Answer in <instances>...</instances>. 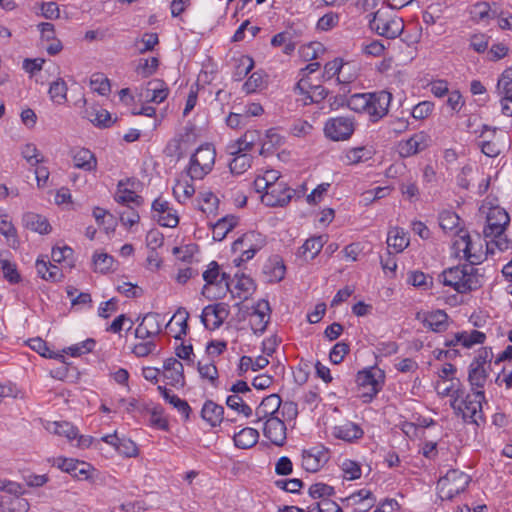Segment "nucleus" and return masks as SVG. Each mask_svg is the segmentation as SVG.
<instances>
[{"instance_id":"1","label":"nucleus","mask_w":512,"mask_h":512,"mask_svg":"<svg viewBox=\"0 0 512 512\" xmlns=\"http://www.w3.org/2000/svg\"><path fill=\"white\" fill-rule=\"evenodd\" d=\"M485 401V392L475 390L466 392L463 387H458L452 394L450 406L457 416H461L466 423L480 425L484 420L482 403Z\"/></svg>"},{"instance_id":"2","label":"nucleus","mask_w":512,"mask_h":512,"mask_svg":"<svg viewBox=\"0 0 512 512\" xmlns=\"http://www.w3.org/2000/svg\"><path fill=\"white\" fill-rule=\"evenodd\" d=\"M229 266L220 265L217 261L209 262L202 272L206 285L219 288H250L254 285L251 275L244 270H236L233 275Z\"/></svg>"},{"instance_id":"3","label":"nucleus","mask_w":512,"mask_h":512,"mask_svg":"<svg viewBox=\"0 0 512 512\" xmlns=\"http://www.w3.org/2000/svg\"><path fill=\"white\" fill-rule=\"evenodd\" d=\"M266 237L256 231H249L237 238L232 244V251L239 255L232 261L235 268L240 266L256 255L266 245Z\"/></svg>"},{"instance_id":"4","label":"nucleus","mask_w":512,"mask_h":512,"mask_svg":"<svg viewBox=\"0 0 512 512\" xmlns=\"http://www.w3.org/2000/svg\"><path fill=\"white\" fill-rule=\"evenodd\" d=\"M477 269L471 265L451 267L439 275V282L452 288H478L482 286Z\"/></svg>"},{"instance_id":"5","label":"nucleus","mask_w":512,"mask_h":512,"mask_svg":"<svg viewBox=\"0 0 512 512\" xmlns=\"http://www.w3.org/2000/svg\"><path fill=\"white\" fill-rule=\"evenodd\" d=\"M216 159V150L212 144L200 145L190 156L186 173L192 180H202L208 175Z\"/></svg>"},{"instance_id":"6","label":"nucleus","mask_w":512,"mask_h":512,"mask_svg":"<svg viewBox=\"0 0 512 512\" xmlns=\"http://www.w3.org/2000/svg\"><path fill=\"white\" fill-rule=\"evenodd\" d=\"M371 30L387 39H395L404 30V21L401 17L388 9H379L369 21Z\"/></svg>"},{"instance_id":"7","label":"nucleus","mask_w":512,"mask_h":512,"mask_svg":"<svg viewBox=\"0 0 512 512\" xmlns=\"http://www.w3.org/2000/svg\"><path fill=\"white\" fill-rule=\"evenodd\" d=\"M453 248L457 257L464 258L473 267L486 258L479 236L473 240L468 233H464L454 240Z\"/></svg>"},{"instance_id":"8","label":"nucleus","mask_w":512,"mask_h":512,"mask_svg":"<svg viewBox=\"0 0 512 512\" xmlns=\"http://www.w3.org/2000/svg\"><path fill=\"white\" fill-rule=\"evenodd\" d=\"M471 478L466 473L450 469L441 477L437 484L440 497L446 500H452L455 496L462 493L469 485Z\"/></svg>"},{"instance_id":"9","label":"nucleus","mask_w":512,"mask_h":512,"mask_svg":"<svg viewBox=\"0 0 512 512\" xmlns=\"http://www.w3.org/2000/svg\"><path fill=\"white\" fill-rule=\"evenodd\" d=\"M385 381V372L377 366L365 368L357 373V384L368 389L362 394L366 398L365 402H370L381 390Z\"/></svg>"},{"instance_id":"10","label":"nucleus","mask_w":512,"mask_h":512,"mask_svg":"<svg viewBox=\"0 0 512 512\" xmlns=\"http://www.w3.org/2000/svg\"><path fill=\"white\" fill-rule=\"evenodd\" d=\"M355 126L352 116L331 117L325 122L324 134L332 141H345L353 135Z\"/></svg>"},{"instance_id":"11","label":"nucleus","mask_w":512,"mask_h":512,"mask_svg":"<svg viewBox=\"0 0 512 512\" xmlns=\"http://www.w3.org/2000/svg\"><path fill=\"white\" fill-rule=\"evenodd\" d=\"M294 93L299 96L297 100L302 101L304 105L319 103L328 95L327 89L312 78H299L294 86Z\"/></svg>"},{"instance_id":"12","label":"nucleus","mask_w":512,"mask_h":512,"mask_svg":"<svg viewBox=\"0 0 512 512\" xmlns=\"http://www.w3.org/2000/svg\"><path fill=\"white\" fill-rule=\"evenodd\" d=\"M152 217L163 227L174 228L179 223L177 211L170 202L162 197L156 198L152 203Z\"/></svg>"},{"instance_id":"13","label":"nucleus","mask_w":512,"mask_h":512,"mask_svg":"<svg viewBox=\"0 0 512 512\" xmlns=\"http://www.w3.org/2000/svg\"><path fill=\"white\" fill-rule=\"evenodd\" d=\"M271 307L267 300L261 299L252 306L250 313V326L253 333L257 336L262 335L270 322Z\"/></svg>"},{"instance_id":"14","label":"nucleus","mask_w":512,"mask_h":512,"mask_svg":"<svg viewBox=\"0 0 512 512\" xmlns=\"http://www.w3.org/2000/svg\"><path fill=\"white\" fill-rule=\"evenodd\" d=\"M430 145V136L426 132L420 131L413 134L409 139L400 141L397 148L400 156L407 158L424 151Z\"/></svg>"},{"instance_id":"15","label":"nucleus","mask_w":512,"mask_h":512,"mask_svg":"<svg viewBox=\"0 0 512 512\" xmlns=\"http://www.w3.org/2000/svg\"><path fill=\"white\" fill-rule=\"evenodd\" d=\"M261 194V201L266 206L277 207L288 204L292 198V190L285 182L273 184Z\"/></svg>"},{"instance_id":"16","label":"nucleus","mask_w":512,"mask_h":512,"mask_svg":"<svg viewBox=\"0 0 512 512\" xmlns=\"http://www.w3.org/2000/svg\"><path fill=\"white\" fill-rule=\"evenodd\" d=\"M370 96L366 114L372 122H377L387 115L392 95L387 91H379L371 93Z\"/></svg>"},{"instance_id":"17","label":"nucleus","mask_w":512,"mask_h":512,"mask_svg":"<svg viewBox=\"0 0 512 512\" xmlns=\"http://www.w3.org/2000/svg\"><path fill=\"white\" fill-rule=\"evenodd\" d=\"M139 183L135 179H125L119 181L115 192V200L120 204L129 205L133 203L139 207L143 204V198L136 193Z\"/></svg>"},{"instance_id":"18","label":"nucleus","mask_w":512,"mask_h":512,"mask_svg":"<svg viewBox=\"0 0 512 512\" xmlns=\"http://www.w3.org/2000/svg\"><path fill=\"white\" fill-rule=\"evenodd\" d=\"M328 460V449L323 446H315L302 452V467L310 473L319 471Z\"/></svg>"},{"instance_id":"19","label":"nucleus","mask_w":512,"mask_h":512,"mask_svg":"<svg viewBox=\"0 0 512 512\" xmlns=\"http://www.w3.org/2000/svg\"><path fill=\"white\" fill-rule=\"evenodd\" d=\"M54 466L78 480L88 479L93 470L90 464L73 458L58 457L54 461Z\"/></svg>"},{"instance_id":"20","label":"nucleus","mask_w":512,"mask_h":512,"mask_svg":"<svg viewBox=\"0 0 512 512\" xmlns=\"http://www.w3.org/2000/svg\"><path fill=\"white\" fill-rule=\"evenodd\" d=\"M510 223L508 213L500 207L491 208L487 215V225L483 230L484 236L499 235L505 232Z\"/></svg>"},{"instance_id":"21","label":"nucleus","mask_w":512,"mask_h":512,"mask_svg":"<svg viewBox=\"0 0 512 512\" xmlns=\"http://www.w3.org/2000/svg\"><path fill=\"white\" fill-rule=\"evenodd\" d=\"M229 311L225 303L208 305L203 309L201 321L206 328L216 329L222 325Z\"/></svg>"},{"instance_id":"22","label":"nucleus","mask_w":512,"mask_h":512,"mask_svg":"<svg viewBox=\"0 0 512 512\" xmlns=\"http://www.w3.org/2000/svg\"><path fill=\"white\" fill-rule=\"evenodd\" d=\"M195 143V134L192 131L178 134L171 139L165 148V153L169 157L180 159L191 145Z\"/></svg>"},{"instance_id":"23","label":"nucleus","mask_w":512,"mask_h":512,"mask_svg":"<svg viewBox=\"0 0 512 512\" xmlns=\"http://www.w3.org/2000/svg\"><path fill=\"white\" fill-rule=\"evenodd\" d=\"M168 88L164 82L154 79L149 81L139 93L141 101L146 103H162L168 96Z\"/></svg>"},{"instance_id":"24","label":"nucleus","mask_w":512,"mask_h":512,"mask_svg":"<svg viewBox=\"0 0 512 512\" xmlns=\"http://www.w3.org/2000/svg\"><path fill=\"white\" fill-rule=\"evenodd\" d=\"M286 425L278 417H270L265 420L263 434L276 446H283L286 442Z\"/></svg>"},{"instance_id":"25","label":"nucleus","mask_w":512,"mask_h":512,"mask_svg":"<svg viewBox=\"0 0 512 512\" xmlns=\"http://www.w3.org/2000/svg\"><path fill=\"white\" fill-rule=\"evenodd\" d=\"M163 376L168 381L167 384L183 388L185 386V376L183 364L176 358L170 357L164 361Z\"/></svg>"},{"instance_id":"26","label":"nucleus","mask_w":512,"mask_h":512,"mask_svg":"<svg viewBox=\"0 0 512 512\" xmlns=\"http://www.w3.org/2000/svg\"><path fill=\"white\" fill-rule=\"evenodd\" d=\"M188 319L189 313L186 309L178 308L165 326L168 334H171L176 340H182L189 330Z\"/></svg>"},{"instance_id":"27","label":"nucleus","mask_w":512,"mask_h":512,"mask_svg":"<svg viewBox=\"0 0 512 512\" xmlns=\"http://www.w3.org/2000/svg\"><path fill=\"white\" fill-rule=\"evenodd\" d=\"M416 319L422 321L425 327L430 328L434 332H444L448 328V315L444 310H435L431 312H418Z\"/></svg>"},{"instance_id":"28","label":"nucleus","mask_w":512,"mask_h":512,"mask_svg":"<svg viewBox=\"0 0 512 512\" xmlns=\"http://www.w3.org/2000/svg\"><path fill=\"white\" fill-rule=\"evenodd\" d=\"M282 405V400L277 394H271L263 398L261 403L255 410L256 420L254 423H259L270 417H276L275 414L278 412Z\"/></svg>"},{"instance_id":"29","label":"nucleus","mask_w":512,"mask_h":512,"mask_svg":"<svg viewBox=\"0 0 512 512\" xmlns=\"http://www.w3.org/2000/svg\"><path fill=\"white\" fill-rule=\"evenodd\" d=\"M262 273L267 283L274 284L284 278L286 267L283 260L279 256L274 255L265 262Z\"/></svg>"},{"instance_id":"30","label":"nucleus","mask_w":512,"mask_h":512,"mask_svg":"<svg viewBox=\"0 0 512 512\" xmlns=\"http://www.w3.org/2000/svg\"><path fill=\"white\" fill-rule=\"evenodd\" d=\"M41 33V40L45 44L46 51L50 55H56L63 49L61 41L56 38L55 28L52 23L43 22L38 25Z\"/></svg>"},{"instance_id":"31","label":"nucleus","mask_w":512,"mask_h":512,"mask_svg":"<svg viewBox=\"0 0 512 512\" xmlns=\"http://www.w3.org/2000/svg\"><path fill=\"white\" fill-rule=\"evenodd\" d=\"M324 244L323 236L311 237L299 248L297 256L305 262L313 260L321 252Z\"/></svg>"},{"instance_id":"32","label":"nucleus","mask_w":512,"mask_h":512,"mask_svg":"<svg viewBox=\"0 0 512 512\" xmlns=\"http://www.w3.org/2000/svg\"><path fill=\"white\" fill-rule=\"evenodd\" d=\"M363 434V429L351 421H346L345 423L333 428V436L346 442H352L360 439L363 437Z\"/></svg>"},{"instance_id":"33","label":"nucleus","mask_w":512,"mask_h":512,"mask_svg":"<svg viewBox=\"0 0 512 512\" xmlns=\"http://www.w3.org/2000/svg\"><path fill=\"white\" fill-rule=\"evenodd\" d=\"M238 224L239 218L234 215H226L220 218L211 225L213 240L222 241Z\"/></svg>"},{"instance_id":"34","label":"nucleus","mask_w":512,"mask_h":512,"mask_svg":"<svg viewBox=\"0 0 512 512\" xmlns=\"http://www.w3.org/2000/svg\"><path fill=\"white\" fill-rule=\"evenodd\" d=\"M83 117L98 127L107 128L113 124L111 114L101 107H86L83 111Z\"/></svg>"},{"instance_id":"35","label":"nucleus","mask_w":512,"mask_h":512,"mask_svg":"<svg viewBox=\"0 0 512 512\" xmlns=\"http://www.w3.org/2000/svg\"><path fill=\"white\" fill-rule=\"evenodd\" d=\"M285 142V137L281 135L276 128H270L265 132L261 141L260 155L267 156L275 149L281 147Z\"/></svg>"},{"instance_id":"36","label":"nucleus","mask_w":512,"mask_h":512,"mask_svg":"<svg viewBox=\"0 0 512 512\" xmlns=\"http://www.w3.org/2000/svg\"><path fill=\"white\" fill-rule=\"evenodd\" d=\"M22 222L27 229L39 234H48L51 231V226L46 217L34 212L25 213Z\"/></svg>"},{"instance_id":"37","label":"nucleus","mask_w":512,"mask_h":512,"mask_svg":"<svg viewBox=\"0 0 512 512\" xmlns=\"http://www.w3.org/2000/svg\"><path fill=\"white\" fill-rule=\"evenodd\" d=\"M349 64H344L343 61L339 58H336L332 61H329L324 66L323 78L331 79L334 76H337V80L339 82L348 83L352 81L351 77L345 76V70L349 69Z\"/></svg>"},{"instance_id":"38","label":"nucleus","mask_w":512,"mask_h":512,"mask_svg":"<svg viewBox=\"0 0 512 512\" xmlns=\"http://www.w3.org/2000/svg\"><path fill=\"white\" fill-rule=\"evenodd\" d=\"M224 415V407L218 405L212 400H207L201 410V417L204 421L210 424L212 427L218 426Z\"/></svg>"},{"instance_id":"39","label":"nucleus","mask_w":512,"mask_h":512,"mask_svg":"<svg viewBox=\"0 0 512 512\" xmlns=\"http://www.w3.org/2000/svg\"><path fill=\"white\" fill-rule=\"evenodd\" d=\"M157 390L162 395V397L170 403L177 411L183 415L185 421L189 419L190 413L192 411L190 405L186 400L180 399L177 395L171 394L170 390L165 386L159 385Z\"/></svg>"},{"instance_id":"40","label":"nucleus","mask_w":512,"mask_h":512,"mask_svg":"<svg viewBox=\"0 0 512 512\" xmlns=\"http://www.w3.org/2000/svg\"><path fill=\"white\" fill-rule=\"evenodd\" d=\"M410 239L408 234L399 227H393L388 231L387 244L395 253H400L408 247Z\"/></svg>"},{"instance_id":"41","label":"nucleus","mask_w":512,"mask_h":512,"mask_svg":"<svg viewBox=\"0 0 512 512\" xmlns=\"http://www.w3.org/2000/svg\"><path fill=\"white\" fill-rule=\"evenodd\" d=\"M233 440L237 448L249 449L257 444L259 432L254 428L245 427L234 435Z\"/></svg>"},{"instance_id":"42","label":"nucleus","mask_w":512,"mask_h":512,"mask_svg":"<svg viewBox=\"0 0 512 512\" xmlns=\"http://www.w3.org/2000/svg\"><path fill=\"white\" fill-rule=\"evenodd\" d=\"M374 151L370 147L360 146L347 150L344 162L348 165H357L372 159Z\"/></svg>"},{"instance_id":"43","label":"nucleus","mask_w":512,"mask_h":512,"mask_svg":"<svg viewBox=\"0 0 512 512\" xmlns=\"http://www.w3.org/2000/svg\"><path fill=\"white\" fill-rule=\"evenodd\" d=\"M0 233L12 248H16L19 245L17 230L8 214H0Z\"/></svg>"},{"instance_id":"44","label":"nucleus","mask_w":512,"mask_h":512,"mask_svg":"<svg viewBox=\"0 0 512 512\" xmlns=\"http://www.w3.org/2000/svg\"><path fill=\"white\" fill-rule=\"evenodd\" d=\"M280 173L277 170H266L262 175H258L254 180V188L257 193H262L273 184H280Z\"/></svg>"},{"instance_id":"45","label":"nucleus","mask_w":512,"mask_h":512,"mask_svg":"<svg viewBox=\"0 0 512 512\" xmlns=\"http://www.w3.org/2000/svg\"><path fill=\"white\" fill-rule=\"evenodd\" d=\"M75 167L85 170L92 171L97 166V160L94 154L88 149H80L76 151L73 157Z\"/></svg>"},{"instance_id":"46","label":"nucleus","mask_w":512,"mask_h":512,"mask_svg":"<svg viewBox=\"0 0 512 512\" xmlns=\"http://www.w3.org/2000/svg\"><path fill=\"white\" fill-rule=\"evenodd\" d=\"M27 344L33 351L37 352L42 357L64 361V356L62 354L51 351L47 345V342L40 337L29 339Z\"/></svg>"},{"instance_id":"47","label":"nucleus","mask_w":512,"mask_h":512,"mask_svg":"<svg viewBox=\"0 0 512 512\" xmlns=\"http://www.w3.org/2000/svg\"><path fill=\"white\" fill-rule=\"evenodd\" d=\"M488 373L484 367L471 365L469 366L468 381L471 385V390H482Z\"/></svg>"},{"instance_id":"48","label":"nucleus","mask_w":512,"mask_h":512,"mask_svg":"<svg viewBox=\"0 0 512 512\" xmlns=\"http://www.w3.org/2000/svg\"><path fill=\"white\" fill-rule=\"evenodd\" d=\"M67 84L62 78H58L51 83L49 88V95L51 100L57 104L62 105L67 101Z\"/></svg>"},{"instance_id":"49","label":"nucleus","mask_w":512,"mask_h":512,"mask_svg":"<svg viewBox=\"0 0 512 512\" xmlns=\"http://www.w3.org/2000/svg\"><path fill=\"white\" fill-rule=\"evenodd\" d=\"M234 157L229 163L232 174L241 175L251 167L252 157L247 153L232 154Z\"/></svg>"},{"instance_id":"50","label":"nucleus","mask_w":512,"mask_h":512,"mask_svg":"<svg viewBox=\"0 0 512 512\" xmlns=\"http://www.w3.org/2000/svg\"><path fill=\"white\" fill-rule=\"evenodd\" d=\"M497 93L500 97L512 100V67L506 69L497 83Z\"/></svg>"},{"instance_id":"51","label":"nucleus","mask_w":512,"mask_h":512,"mask_svg":"<svg viewBox=\"0 0 512 512\" xmlns=\"http://www.w3.org/2000/svg\"><path fill=\"white\" fill-rule=\"evenodd\" d=\"M114 258L105 252H95L93 255L94 270L100 273H107L113 269Z\"/></svg>"},{"instance_id":"52","label":"nucleus","mask_w":512,"mask_h":512,"mask_svg":"<svg viewBox=\"0 0 512 512\" xmlns=\"http://www.w3.org/2000/svg\"><path fill=\"white\" fill-rule=\"evenodd\" d=\"M158 42L156 33H144L141 38L135 40L134 48L138 53H145L153 50Z\"/></svg>"},{"instance_id":"53","label":"nucleus","mask_w":512,"mask_h":512,"mask_svg":"<svg viewBox=\"0 0 512 512\" xmlns=\"http://www.w3.org/2000/svg\"><path fill=\"white\" fill-rule=\"evenodd\" d=\"M160 318H161V315L159 313L148 312L145 315H143L142 317L139 316L137 320L141 319L140 322H142L144 324V326L148 330H150V334H153L156 337L162 331Z\"/></svg>"},{"instance_id":"54","label":"nucleus","mask_w":512,"mask_h":512,"mask_svg":"<svg viewBox=\"0 0 512 512\" xmlns=\"http://www.w3.org/2000/svg\"><path fill=\"white\" fill-rule=\"evenodd\" d=\"M460 339L462 347L469 349L474 345L483 344L486 341V334L478 330L461 331Z\"/></svg>"},{"instance_id":"55","label":"nucleus","mask_w":512,"mask_h":512,"mask_svg":"<svg viewBox=\"0 0 512 512\" xmlns=\"http://www.w3.org/2000/svg\"><path fill=\"white\" fill-rule=\"evenodd\" d=\"M371 93H356L351 95L347 100L348 107L356 112L366 113Z\"/></svg>"},{"instance_id":"56","label":"nucleus","mask_w":512,"mask_h":512,"mask_svg":"<svg viewBox=\"0 0 512 512\" xmlns=\"http://www.w3.org/2000/svg\"><path fill=\"white\" fill-rule=\"evenodd\" d=\"M53 432L59 436H64L68 440L78 437V429L70 422L56 421L52 424Z\"/></svg>"},{"instance_id":"57","label":"nucleus","mask_w":512,"mask_h":512,"mask_svg":"<svg viewBox=\"0 0 512 512\" xmlns=\"http://www.w3.org/2000/svg\"><path fill=\"white\" fill-rule=\"evenodd\" d=\"M485 238L488 240L486 242L487 250H490L492 253L494 248H497L499 251H506L511 247V241L504 232H501L499 235L485 236Z\"/></svg>"},{"instance_id":"58","label":"nucleus","mask_w":512,"mask_h":512,"mask_svg":"<svg viewBox=\"0 0 512 512\" xmlns=\"http://www.w3.org/2000/svg\"><path fill=\"white\" fill-rule=\"evenodd\" d=\"M460 218L450 210H444L439 214V225L444 231H453L458 228Z\"/></svg>"},{"instance_id":"59","label":"nucleus","mask_w":512,"mask_h":512,"mask_svg":"<svg viewBox=\"0 0 512 512\" xmlns=\"http://www.w3.org/2000/svg\"><path fill=\"white\" fill-rule=\"evenodd\" d=\"M21 155L31 166H36L43 162V156L38 151L37 147L32 143L25 144L22 147Z\"/></svg>"},{"instance_id":"60","label":"nucleus","mask_w":512,"mask_h":512,"mask_svg":"<svg viewBox=\"0 0 512 512\" xmlns=\"http://www.w3.org/2000/svg\"><path fill=\"white\" fill-rule=\"evenodd\" d=\"M407 283L414 287L433 286V278L422 271L414 270L408 272Z\"/></svg>"},{"instance_id":"61","label":"nucleus","mask_w":512,"mask_h":512,"mask_svg":"<svg viewBox=\"0 0 512 512\" xmlns=\"http://www.w3.org/2000/svg\"><path fill=\"white\" fill-rule=\"evenodd\" d=\"M198 372L203 379H207L211 385L217 387L218 383V370L214 363L207 364L198 363Z\"/></svg>"},{"instance_id":"62","label":"nucleus","mask_w":512,"mask_h":512,"mask_svg":"<svg viewBox=\"0 0 512 512\" xmlns=\"http://www.w3.org/2000/svg\"><path fill=\"white\" fill-rule=\"evenodd\" d=\"M265 87V80L260 72H254L248 80L243 84V91L247 94L254 93Z\"/></svg>"},{"instance_id":"63","label":"nucleus","mask_w":512,"mask_h":512,"mask_svg":"<svg viewBox=\"0 0 512 512\" xmlns=\"http://www.w3.org/2000/svg\"><path fill=\"white\" fill-rule=\"evenodd\" d=\"M96 346V341L92 338H88L85 341L72 345L65 350V352L72 357H78L82 354L89 353L93 351L94 347Z\"/></svg>"},{"instance_id":"64","label":"nucleus","mask_w":512,"mask_h":512,"mask_svg":"<svg viewBox=\"0 0 512 512\" xmlns=\"http://www.w3.org/2000/svg\"><path fill=\"white\" fill-rule=\"evenodd\" d=\"M0 265L5 279H7L12 285L17 284L20 280V275L17 271L16 264L6 259H2L0 260Z\"/></svg>"}]
</instances>
